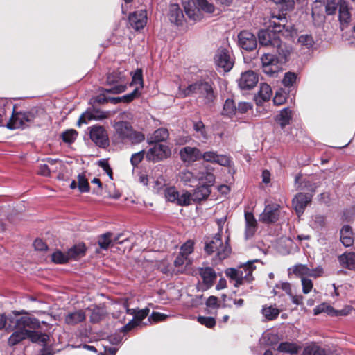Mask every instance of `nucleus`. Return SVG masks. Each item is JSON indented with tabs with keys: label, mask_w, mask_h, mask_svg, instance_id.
<instances>
[{
	"label": "nucleus",
	"mask_w": 355,
	"mask_h": 355,
	"mask_svg": "<svg viewBox=\"0 0 355 355\" xmlns=\"http://www.w3.org/2000/svg\"><path fill=\"white\" fill-rule=\"evenodd\" d=\"M297 78V73L291 71H288L284 73L282 79V84L286 87H291L295 83Z\"/></svg>",
	"instance_id": "51"
},
{
	"label": "nucleus",
	"mask_w": 355,
	"mask_h": 355,
	"mask_svg": "<svg viewBox=\"0 0 355 355\" xmlns=\"http://www.w3.org/2000/svg\"><path fill=\"white\" fill-rule=\"evenodd\" d=\"M313 311L314 315H315L322 313H327L328 315H346V313H345L343 310L336 311L332 306L327 303H322L317 306L314 309Z\"/></svg>",
	"instance_id": "36"
},
{
	"label": "nucleus",
	"mask_w": 355,
	"mask_h": 355,
	"mask_svg": "<svg viewBox=\"0 0 355 355\" xmlns=\"http://www.w3.org/2000/svg\"><path fill=\"white\" fill-rule=\"evenodd\" d=\"M144 150H141L138 153L132 155L130 158V163L133 167H136L142 161L144 157Z\"/></svg>",
	"instance_id": "63"
},
{
	"label": "nucleus",
	"mask_w": 355,
	"mask_h": 355,
	"mask_svg": "<svg viewBox=\"0 0 355 355\" xmlns=\"http://www.w3.org/2000/svg\"><path fill=\"white\" fill-rule=\"evenodd\" d=\"M262 314L264 317L268 320H272L275 319L279 314V311L278 309L270 306H263L262 309Z\"/></svg>",
	"instance_id": "47"
},
{
	"label": "nucleus",
	"mask_w": 355,
	"mask_h": 355,
	"mask_svg": "<svg viewBox=\"0 0 355 355\" xmlns=\"http://www.w3.org/2000/svg\"><path fill=\"white\" fill-rule=\"evenodd\" d=\"M19 324H13V332L8 339V345L14 347L27 338L26 328L38 329L40 321L35 318L20 316L18 318Z\"/></svg>",
	"instance_id": "3"
},
{
	"label": "nucleus",
	"mask_w": 355,
	"mask_h": 355,
	"mask_svg": "<svg viewBox=\"0 0 355 355\" xmlns=\"http://www.w3.org/2000/svg\"><path fill=\"white\" fill-rule=\"evenodd\" d=\"M92 141L100 148H106L109 146L108 135L102 125H95L87 128Z\"/></svg>",
	"instance_id": "10"
},
{
	"label": "nucleus",
	"mask_w": 355,
	"mask_h": 355,
	"mask_svg": "<svg viewBox=\"0 0 355 355\" xmlns=\"http://www.w3.org/2000/svg\"><path fill=\"white\" fill-rule=\"evenodd\" d=\"M338 18L341 24H347L350 20L351 14L348 7V3L345 0H340Z\"/></svg>",
	"instance_id": "37"
},
{
	"label": "nucleus",
	"mask_w": 355,
	"mask_h": 355,
	"mask_svg": "<svg viewBox=\"0 0 355 355\" xmlns=\"http://www.w3.org/2000/svg\"><path fill=\"white\" fill-rule=\"evenodd\" d=\"M78 187L81 193H87L90 190L88 180L83 173L78 174Z\"/></svg>",
	"instance_id": "49"
},
{
	"label": "nucleus",
	"mask_w": 355,
	"mask_h": 355,
	"mask_svg": "<svg viewBox=\"0 0 355 355\" xmlns=\"http://www.w3.org/2000/svg\"><path fill=\"white\" fill-rule=\"evenodd\" d=\"M218 156V153L216 151L210 150L202 153L201 159L206 162L216 164Z\"/></svg>",
	"instance_id": "58"
},
{
	"label": "nucleus",
	"mask_w": 355,
	"mask_h": 355,
	"mask_svg": "<svg viewBox=\"0 0 355 355\" xmlns=\"http://www.w3.org/2000/svg\"><path fill=\"white\" fill-rule=\"evenodd\" d=\"M269 26L279 35L283 30L291 36L296 33L294 25L291 22L288 23L286 15L283 13L272 15L270 20Z\"/></svg>",
	"instance_id": "9"
},
{
	"label": "nucleus",
	"mask_w": 355,
	"mask_h": 355,
	"mask_svg": "<svg viewBox=\"0 0 355 355\" xmlns=\"http://www.w3.org/2000/svg\"><path fill=\"white\" fill-rule=\"evenodd\" d=\"M168 17L170 21L177 26L182 25L185 19L182 10L177 3L170 5Z\"/></svg>",
	"instance_id": "23"
},
{
	"label": "nucleus",
	"mask_w": 355,
	"mask_h": 355,
	"mask_svg": "<svg viewBox=\"0 0 355 355\" xmlns=\"http://www.w3.org/2000/svg\"><path fill=\"white\" fill-rule=\"evenodd\" d=\"M286 93L282 90H277L275 93V96L273 98V102L275 105H282L286 100Z\"/></svg>",
	"instance_id": "62"
},
{
	"label": "nucleus",
	"mask_w": 355,
	"mask_h": 355,
	"mask_svg": "<svg viewBox=\"0 0 355 355\" xmlns=\"http://www.w3.org/2000/svg\"><path fill=\"white\" fill-rule=\"evenodd\" d=\"M298 43L307 49L311 48L314 44V40L311 35L304 34L299 36Z\"/></svg>",
	"instance_id": "53"
},
{
	"label": "nucleus",
	"mask_w": 355,
	"mask_h": 355,
	"mask_svg": "<svg viewBox=\"0 0 355 355\" xmlns=\"http://www.w3.org/2000/svg\"><path fill=\"white\" fill-rule=\"evenodd\" d=\"M239 47L247 51H252L257 46V37L248 31H241L238 35Z\"/></svg>",
	"instance_id": "14"
},
{
	"label": "nucleus",
	"mask_w": 355,
	"mask_h": 355,
	"mask_svg": "<svg viewBox=\"0 0 355 355\" xmlns=\"http://www.w3.org/2000/svg\"><path fill=\"white\" fill-rule=\"evenodd\" d=\"M204 250L209 255L216 252V257L220 261L226 259L231 252V248L227 240L223 243L220 233L216 234L212 238H207L205 240Z\"/></svg>",
	"instance_id": "6"
},
{
	"label": "nucleus",
	"mask_w": 355,
	"mask_h": 355,
	"mask_svg": "<svg viewBox=\"0 0 355 355\" xmlns=\"http://www.w3.org/2000/svg\"><path fill=\"white\" fill-rule=\"evenodd\" d=\"M216 164L225 167H231L232 164V157L227 155L218 154Z\"/></svg>",
	"instance_id": "59"
},
{
	"label": "nucleus",
	"mask_w": 355,
	"mask_h": 355,
	"mask_svg": "<svg viewBox=\"0 0 355 355\" xmlns=\"http://www.w3.org/2000/svg\"><path fill=\"white\" fill-rule=\"evenodd\" d=\"M193 129L198 133V137L202 141H205L208 139V135L205 130L204 123L201 121H197L193 124Z\"/></svg>",
	"instance_id": "48"
},
{
	"label": "nucleus",
	"mask_w": 355,
	"mask_h": 355,
	"mask_svg": "<svg viewBox=\"0 0 355 355\" xmlns=\"http://www.w3.org/2000/svg\"><path fill=\"white\" fill-rule=\"evenodd\" d=\"M260 60L263 72L270 77H276L282 70V63L276 55L265 53L261 56Z\"/></svg>",
	"instance_id": "8"
},
{
	"label": "nucleus",
	"mask_w": 355,
	"mask_h": 355,
	"mask_svg": "<svg viewBox=\"0 0 355 355\" xmlns=\"http://www.w3.org/2000/svg\"><path fill=\"white\" fill-rule=\"evenodd\" d=\"M129 22L134 29L137 31L142 29L147 22L146 12L139 10L130 14L129 16Z\"/></svg>",
	"instance_id": "22"
},
{
	"label": "nucleus",
	"mask_w": 355,
	"mask_h": 355,
	"mask_svg": "<svg viewBox=\"0 0 355 355\" xmlns=\"http://www.w3.org/2000/svg\"><path fill=\"white\" fill-rule=\"evenodd\" d=\"M258 260L249 261L239 268H230L226 269L225 275L230 279L234 280V284L235 287H239L243 284L244 280L250 282L253 278L252 276V271L255 269L254 263Z\"/></svg>",
	"instance_id": "7"
},
{
	"label": "nucleus",
	"mask_w": 355,
	"mask_h": 355,
	"mask_svg": "<svg viewBox=\"0 0 355 355\" xmlns=\"http://www.w3.org/2000/svg\"><path fill=\"white\" fill-rule=\"evenodd\" d=\"M273 48L276 49L277 53V58L282 64L285 63L288 60L289 56L292 51L291 46L287 44L286 43L282 42L280 39L277 43V45H275Z\"/></svg>",
	"instance_id": "25"
},
{
	"label": "nucleus",
	"mask_w": 355,
	"mask_h": 355,
	"mask_svg": "<svg viewBox=\"0 0 355 355\" xmlns=\"http://www.w3.org/2000/svg\"><path fill=\"white\" fill-rule=\"evenodd\" d=\"M179 176L180 181L185 185H189L197 181L196 178V169H194L193 171L183 170L180 173Z\"/></svg>",
	"instance_id": "43"
},
{
	"label": "nucleus",
	"mask_w": 355,
	"mask_h": 355,
	"mask_svg": "<svg viewBox=\"0 0 355 355\" xmlns=\"http://www.w3.org/2000/svg\"><path fill=\"white\" fill-rule=\"evenodd\" d=\"M300 349V347L293 343L283 342L281 343L277 350L280 352L289 353L291 354H297Z\"/></svg>",
	"instance_id": "42"
},
{
	"label": "nucleus",
	"mask_w": 355,
	"mask_h": 355,
	"mask_svg": "<svg viewBox=\"0 0 355 355\" xmlns=\"http://www.w3.org/2000/svg\"><path fill=\"white\" fill-rule=\"evenodd\" d=\"M276 4H279L284 10H291L294 8L295 0H271Z\"/></svg>",
	"instance_id": "60"
},
{
	"label": "nucleus",
	"mask_w": 355,
	"mask_h": 355,
	"mask_svg": "<svg viewBox=\"0 0 355 355\" xmlns=\"http://www.w3.org/2000/svg\"><path fill=\"white\" fill-rule=\"evenodd\" d=\"M139 84L141 87H143V75L141 69H137L132 77V83L131 85H137Z\"/></svg>",
	"instance_id": "64"
},
{
	"label": "nucleus",
	"mask_w": 355,
	"mask_h": 355,
	"mask_svg": "<svg viewBox=\"0 0 355 355\" xmlns=\"http://www.w3.org/2000/svg\"><path fill=\"white\" fill-rule=\"evenodd\" d=\"M38 114L39 110L36 107H33L27 112H21V114L20 116H22L26 128L34 123L35 120L38 116Z\"/></svg>",
	"instance_id": "41"
},
{
	"label": "nucleus",
	"mask_w": 355,
	"mask_h": 355,
	"mask_svg": "<svg viewBox=\"0 0 355 355\" xmlns=\"http://www.w3.org/2000/svg\"><path fill=\"white\" fill-rule=\"evenodd\" d=\"M292 119V112L288 108L283 109L276 116V121L280 125L282 128L290 123Z\"/></svg>",
	"instance_id": "39"
},
{
	"label": "nucleus",
	"mask_w": 355,
	"mask_h": 355,
	"mask_svg": "<svg viewBox=\"0 0 355 355\" xmlns=\"http://www.w3.org/2000/svg\"><path fill=\"white\" fill-rule=\"evenodd\" d=\"M169 136L168 131L166 128H160L156 130L152 135L148 138V142L150 144L154 143H159L166 141Z\"/></svg>",
	"instance_id": "34"
},
{
	"label": "nucleus",
	"mask_w": 355,
	"mask_h": 355,
	"mask_svg": "<svg viewBox=\"0 0 355 355\" xmlns=\"http://www.w3.org/2000/svg\"><path fill=\"white\" fill-rule=\"evenodd\" d=\"M214 61L216 66L225 72L230 71L234 66V58L231 52L225 48H219L215 55Z\"/></svg>",
	"instance_id": "11"
},
{
	"label": "nucleus",
	"mask_w": 355,
	"mask_h": 355,
	"mask_svg": "<svg viewBox=\"0 0 355 355\" xmlns=\"http://www.w3.org/2000/svg\"><path fill=\"white\" fill-rule=\"evenodd\" d=\"M326 218L324 216L315 215L312 217L310 225L313 230L320 231L326 227Z\"/></svg>",
	"instance_id": "44"
},
{
	"label": "nucleus",
	"mask_w": 355,
	"mask_h": 355,
	"mask_svg": "<svg viewBox=\"0 0 355 355\" xmlns=\"http://www.w3.org/2000/svg\"><path fill=\"white\" fill-rule=\"evenodd\" d=\"M21 114V112L15 113V110H13L12 116L9 121L6 123V127L10 130L26 128V125H24L22 116H20Z\"/></svg>",
	"instance_id": "32"
},
{
	"label": "nucleus",
	"mask_w": 355,
	"mask_h": 355,
	"mask_svg": "<svg viewBox=\"0 0 355 355\" xmlns=\"http://www.w3.org/2000/svg\"><path fill=\"white\" fill-rule=\"evenodd\" d=\"M86 315L83 310L70 312L65 316V322L69 325H76L85 320Z\"/></svg>",
	"instance_id": "33"
},
{
	"label": "nucleus",
	"mask_w": 355,
	"mask_h": 355,
	"mask_svg": "<svg viewBox=\"0 0 355 355\" xmlns=\"http://www.w3.org/2000/svg\"><path fill=\"white\" fill-rule=\"evenodd\" d=\"M257 36L259 44L263 46L273 48L280 40L279 35L270 26L266 29L259 30Z\"/></svg>",
	"instance_id": "12"
},
{
	"label": "nucleus",
	"mask_w": 355,
	"mask_h": 355,
	"mask_svg": "<svg viewBox=\"0 0 355 355\" xmlns=\"http://www.w3.org/2000/svg\"><path fill=\"white\" fill-rule=\"evenodd\" d=\"M340 5L339 0H327L325 6V11L327 15H334L337 10L338 6Z\"/></svg>",
	"instance_id": "55"
},
{
	"label": "nucleus",
	"mask_w": 355,
	"mask_h": 355,
	"mask_svg": "<svg viewBox=\"0 0 355 355\" xmlns=\"http://www.w3.org/2000/svg\"><path fill=\"white\" fill-rule=\"evenodd\" d=\"M245 236L246 239L252 237L257 229V222L252 212L245 213Z\"/></svg>",
	"instance_id": "26"
},
{
	"label": "nucleus",
	"mask_w": 355,
	"mask_h": 355,
	"mask_svg": "<svg viewBox=\"0 0 355 355\" xmlns=\"http://www.w3.org/2000/svg\"><path fill=\"white\" fill-rule=\"evenodd\" d=\"M259 80L257 74L248 70L241 73L238 80V85L241 90H249L256 86Z\"/></svg>",
	"instance_id": "19"
},
{
	"label": "nucleus",
	"mask_w": 355,
	"mask_h": 355,
	"mask_svg": "<svg viewBox=\"0 0 355 355\" xmlns=\"http://www.w3.org/2000/svg\"><path fill=\"white\" fill-rule=\"evenodd\" d=\"M85 251L86 248L84 244L80 243L73 246L67 251L69 260L76 259L78 257H83L85 255Z\"/></svg>",
	"instance_id": "40"
},
{
	"label": "nucleus",
	"mask_w": 355,
	"mask_h": 355,
	"mask_svg": "<svg viewBox=\"0 0 355 355\" xmlns=\"http://www.w3.org/2000/svg\"><path fill=\"white\" fill-rule=\"evenodd\" d=\"M340 239L345 247H350L353 245L354 238L352 228L349 225H344L340 231Z\"/></svg>",
	"instance_id": "31"
},
{
	"label": "nucleus",
	"mask_w": 355,
	"mask_h": 355,
	"mask_svg": "<svg viewBox=\"0 0 355 355\" xmlns=\"http://www.w3.org/2000/svg\"><path fill=\"white\" fill-rule=\"evenodd\" d=\"M214 168L206 164H200L198 169H196V178L201 184L213 185L215 181V175L213 173Z\"/></svg>",
	"instance_id": "15"
},
{
	"label": "nucleus",
	"mask_w": 355,
	"mask_h": 355,
	"mask_svg": "<svg viewBox=\"0 0 355 355\" xmlns=\"http://www.w3.org/2000/svg\"><path fill=\"white\" fill-rule=\"evenodd\" d=\"M199 274L207 288L211 287L216 278L214 270L211 267L201 268Z\"/></svg>",
	"instance_id": "28"
},
{
	"label": "nucleus",
	"mask_w": 355,
	"mask_h": 355,
	"mask_svg": "<svg viewBox=\"0 0 355 355\" xmlns=\"http://www.w3.org/2000/svg\"><path fill=\"white\" fill-rule=\"evenodd\" d=\"M303 355H326V351L324 348L313 344L304 348Z\"/></svg>",
	"instance_id": "46"
},
{
	"label": "nucleus",
	"mask_w": 355,
	"mask_h": 355,
	"mask_svg": "<svg viewBox=\"0 0 355 355\" xmlns=\"http://www.w3.org/2000/svg\"><path fill=\"white\" fill-rule=\"evenodd\" d=\"M78 135V132L75 130H68L62 134V140L67 144L73 143Z\"/></svg>",
	"instance_id": "57"
},
{
	"label": "nucleus",
	"mask_w": 355,
	"mask_h": 355,
	"mask_svg": "<svg viewBox=\"0 0 355 355\" xmlns=\"http://www.w3.org/2000/svg\"><path fill=\"white\" fill-rule=\"evenodd\" d=\"M113 128L114 129V137L119 141L125 144H138L145 139L144 133L135 130L128 121H115Z\"/></svg>",
	"instance_id": "2"
},
{
	"label": "nucleus",
	"mask_w": 355,
	"mask_h": 355,
	"mask_svg": "<svg viewBox=\"0 0 355 355\" xmlns=\"http://www.w3.org/2000/svg\"><path fill=\"white\" fill-rule=\"evenodd\" d=\"M130 73L126 70L118 69L107 74L106 84L110 86L107 89H103V92L109 94H118L125 91L127 88L128 75Z\"/></svg>",
	"instance_id": "5"
},
{
	"label": "nucleus",
	"mask_w": 355,
	"mask_h": 355,
	"mask_svg": "<svg viewBox=\"0 0 355 355\" xmlns=\"http://www.w3.org/2000/svg\"><path fill=\"white\" fill-rule=\"evenodd\" d=\"M164 195L167 201L175 202L178 197V191L174 187H167L164 189Z\"/></svg>",
	"instance_id": "54"
},
{
	"label": "nucleus",
	"mask_w": 355,
	"mask_h": 355,
	"mask_svg": "<svg viewBox=\"0 0 355 355\" xmlns=\"http://www.w3.org/2000/svg\"><path fill=\"white\" fill-rule=\"evenodd\" d=\"M182 5L186 15L193 22L200 20L201 10L210 14L215 10L214 6L206 0H182Z\"/></svg>",
	"instance_id": "4"
},
{
	"label": "nucleus",
	"mask_w": 355,
	"mask_h": 355,
	"mask_svg": "<svg viewBox=\"0 0 355 355\" xmlns=\"http://www.w3.org/2000/svg\"><path fill=\"white\" fill-rule=\"evenodd\" d=\"M107 113L103 111H101L98 109H92L87 110L85 112H84L80 117L78 125H80V123H87V121H90L92 119L94 120H101L106 119L107 117Z\"/></svg>",
	"instance_id": "21"
},
{
	"label": "nucleus",
	"mask_w": 355,
	"mask_h": 355,
	"mask_svg": "<svg viewBox=\"0 0 355 355\" xmlns=\"http://www.w3.org/2000/svg\"><path fill=\"white\" fill-rule=\"evenodd\" d=\"M25 313L24 311L21 312L14 311L8 315L0 313V330L5 329L6 331H13V324L17 323L19 325L18 318L21 314Z\"/></svg>",
	"instance_id": "17"
},
{
	"label": "nucleus",
	"mask_w": 355,
	"mask_h": 355,
	"mask_svg": "<svg viewBox=\"0 0 355 355\" xmlns=\"http://www.w3.org/2000/svg\"><path fill=\"white\" fill-rule=\"evenodd\" d=\"M36 329L26 328L27 338L33 343H40L46 345L49 340V336L47 334L36 331Z\"/></svg>",
	"instance_id": "29"
},
{
	"label": "nucleus",
	"mask_w": 355,
	"mask_h": 355,
	"mask_svg": "<svg viewBox=\"0 0 355 355\" xmlns=\"http://www.w3.org/2000/svg\"><path fill=\"white\" fill-rule=\"evenodd\" d=\"M179 155L184 163L191 164L201 159L202 152L196 147L185 146L180 150Z\"/></svg>",
	"instance_id": "18"
},
{
	"label": "nucleus",
	"mask_w": 355,
	"mask_h": 355,
	"mask_svg": "<svg viewBox=\"0 0 355 355\" xmlns=\"http://www.w3.org/2000/svg\"><path fill=\"white\" fill-rule=\"evenodd\" d=\"M271 96L272 89L270 86L265 83H261L260 85L258 95L256 98L257 104H261L263 102L269 101Z\"/></svg>",
	"instance_id": "35"
},
{
	"label": "nucleus",
	"mask_w": 355,
	"mask_h": 355,
	"mask_svg": "<svg viewBox=\"0 0 355 355\" xmlns=\"http://www.w3.org/2000/svg\"><path fill=\"white\" fill-rule=\"evenodd\" d=\"M105 315V311L103 308L96 306L91 309L90 322L98 323L102 320Z\"/></svg>",
	"instance_id": "45"
},
{
	"label": "nucleus",
	"mask_w": 355,
	"mask_h": 355,
	"mask_svg": "<svg viewBox=\"0 0 355 355\" xmlns=\"http://www.w3.org/2000/svg\"><path fill=\"white\" fill-rule=\"evenodd\" d=\"M312 195L310 193H298L292 200L293 207L298 216L302 215L307 205L311 201Z\"/></svg>",
	"instance_id": "20"
},
{
	"label": "nucleus",
	"mask_w": 355,
	"mask_h": 355,
	"mask_svg": "<svg viewBox=\"0 0 355 355\" xmlns=\"http://www.w3.org/2000/svg\"><path fill=\"white\" fill-rule=\"evenodd\" d=\"M340 265L350 270H355V252H345L338 256Z\"/></svg>",
	"instance_id": "30"
},
{
	"label": "nucleus",
	"mask_w": 355,
	"mask_h": 355,
	"mask_svg": "<svg viewBox=\"0 0 355 355\" xmlns=\"http://www.w3.org/2000/svg\"><path fill=\"white\" fill-rule=\"evenodd\" d=\"M211 185L207 184H201V185L198 186L193 190V192L191 194L192 200L196 202H200L207 198L211 193Z\"/></svg>",
	"instance_id": "27"
},
{
	"label": "nucleus",
	"mask_w": 355,
	"mask_h": 355,
	"mask_svg": "<svg viewBox=\"0 0 355 355\" xmlns=\"http://www.w3.org/2000/svg\"><path fill=\"white\" fill-rule=\"evenodd\" d=\"M198 322L208 328H212L216 324V320L213 317L198 316Z\"/></svg>",
	"instance_id": "61"
},
{
	"label": "nucleus",
	"mask_w": 355,
	"mask_h": 355,
	"mask_svg": "<svg viewBox=\"0 0 355 355\" xmlns=\"http://www.w3.org/2000/svg\"><path fill=\"white\" fill-rule=\"evenodd\" d=\"M153 144L154 146L148 150L146 154L148 160L158 162L171 155V150L166 145L159 143H154Z\"/></svg>",
	"instance_id": "13"
},
{
	"label": "nucleus",
	"mask_w": 355,
	"mask_h": 355,
	"mask_svg": "<svg viewBox=\"0 0 355 355\" xmlns=\"http://www.w3.org/2000/svg\"><path fill=\"white\" fill-rule=\"evenodd\" d=\"M322 268L320 266L315 269H310L306 265L298 264L294 266L293 271L294 274L302 277L304 275L317 277L322 275Z\"/></svg>",
	"instance_id": "24"
},
{
	"label": "nucleus",
	"mask_w": 355,
	"mask_h": 355,
	"mask_svg": "<svg viewBox=\"0 0 355 355\" xmlns=\"http://www.w3.org/2000/svg\"><path fill=\"white\" fill-rule=\"evenodd\" d=\"M191 194L188 192H184L181 195L178 193L175 203L180 206H187L191 204Z\"/></svg>",
	"instance_id": "56"
},
{
	"label": "nucleus",
	"mask_w": 355,
	"mask_h": 355,
	"mask_svg": "<svg viewBox=\"0 0 355 355\" xmlns=\"http://www.w3.org/2000/svg\"><path fill=\"white\" fill-rule=\"evenodd\" d=\"M179 94L182 97L198 95L199 98L203 99L206 105L211 107L216 98L212 84L203 80H198L189 85L186 88H179Z\"/></svg>",
	"instance_id": "1"
},
{
	"label": "nucleus",
	"mask_w": 355,
	"mask_h": 355,
	"mask_svg": "<svg viewBox=\"0 0 355 355\" xmlns=\"http://www.w3.org/2000/svg\"><path fill=\"white\" fill-rule=\"evenodd\" d=\"M279 207L277 204L266 205L263 211L259 216V220L266 224L275 223L279 217Z\"/></svg>",
	"instance_id": "16"
},
{
	"label": "nucleus",
	"mask_w": 355,
	"mask_h": 355,
	"mask_svg": "<svg viewBox=\"0 0 355 355\" xmlns=\"http://www.w3.org/2000/svg\"><path fill=\"white\" fill-rule=\"evenodd\" d=\"M111 236L112 233L106 232L99 236L98 243L101 249L105 250L108 249L112 243Z\"/></svg>",
	"instance_id": "52"
},
{
	"label": "nucleus",
	"mask_w": 355,
	"mask_h": 355,
	"mask_svg": "<svg viewBox=\"0 0 355 355\" xmlns=\"http://www.w3.org/2000/svg\"><path fill=\"white\" fill-rule=\"evenodd\" d=\"M221 114L230 118L236 114V105L232 98H228L225 100Z\"/></svg>",
	"instance_id": "38"
},
{
	"label": "nucleus",
	"mask_w": 355,
	"mask_h": 355,
	"mask_svg": "<svg viewBox=\"0 0 355 355\" xmlns=\"http://www.w3.org/2000/svg\"><path fill=\"white\" fill-rule=\"evenodd\" d=\"M51 260L57 264H63L69 261V258L67 253H63L60 250H56L51 255Z\"/></svg>",
	"instance_id": "50"
}]
</instances>
